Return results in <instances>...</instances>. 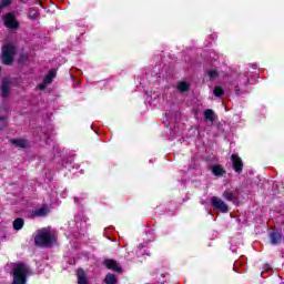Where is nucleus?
I'll use <instances>...</instances> for the list:
<instances>
[{"label":"nucleus","instance_id":"7ed1b4c3","mask_svg":"<svg viewBox=\"0 0 284 284\" xmlns=\"http://www.w3.org/2000/svg\"><path fill=\"white\" fill-rule=\"evenodd\" d=\"M16 55L17 47L12 43H6L2 45V63H4V65H12V63H14Z\"/></svg>","mask_w":284,"mask_h":284},{"label":"nucleus","instance_id":"4468645a","mask_svg":"<svg viewBox=\"0 0 284 284\" xmlns=\"http://www.w3.org/2000/svg\"><path fill=\"white\" fill-rule=\"evenodd\" d=\"M23 225H26V222L21 217H18L13 221V230H16V232L23 230Z\"/></svg>","mask_w":284,"mask_h":284},{"label":"nucleus","instance_id":"f8f14e48","mask_svg":"<svg viewBox=\"0 0 284 284\" xmlns=\"http://www.w3.org/2000/svg\"><path fill=\"white\" fill-rule=\"evenodd\" d=\"M78 276V284H88V276L85 275V272L81 268L77 271Z\"/></svg>","mask_w":284,"mask_h":284},{"label":"nucleus","instance_id":"f257e3e1","mask_svg":"<svg viewBox=\"0 0 284 284\" xmlns=\"http://www.w3.org/2000/svg\"><path fill=\"white\" fill-rule=\"evenodd\" d=\"M57 241L54 230L44 227L38 230L34 236V243L38 247H50Z\"/></svg>","mask_w":284,"mask_h":284},{"label":"nucleus","instance_id":"aec40b11","mask_svg":"<svg viewBox=\"0 0 284 284\" xmlns=\"http://www.w3.org/2000/svg\"><path fill=\"white\" fill-rule=\"evenodd\" d=\"M223 197L226 199V201H234V193H232V191H224Z\"/></svg>","mask_w":284,"mask_h":284},{"label":"nucleus","instance_id":"2eb2a0df","mask_svg":"<svg viewBox=\"0 0 284 284\" xmlns=\"http://www.w3.org/2000/svg\"><path fill=\"white\" fill-rule=\"evenodd\" d=\"M204 119L205 121H210V123H214V111L207 109L204 111Z\"/></svg>","mask_w":284,"mask_h":284},{"label":"nucleus","instance_id":"f3484780","mask_svg":"<svg viewBox=\"0 0 284 284\" xmlns=\"http://www.w3.org/2000/svg\"><path fill=\"white\" fill-rule=\"evenodd\" d=\"M104 283L116 284V276H114L113 274H108L104 278Z\"/></svg>","mask_w":284,"mask_h":284},{"label":"nucleus","instance_id":"f03ea898","mask_svg":"<svg viewBox=\"0 0 284 284\" xmlns=\"http://www.w3.org/2000/svg\"><path fill=\"white\" fill-rule=\"evenodd\" d=\"M13 284H26V280L30 274V267L23 263L14 264L13 268Z\"/></svg>","mask_w":284,"mask_h":284},{"label":"nucleus","instance_id":"412c9836","mask_svg":"<svg viewBox=\"0 0 284 284\" xmlns=\"http://www.w3.org/2000/svg\"><path fill=\"white\" fill-rule=\"evenodd\" d=\"M12 3V0H1L0 1V12H2L3 8H8Z\"/></svg>","mask_w":284,"mask_h":284},{"label":"nucleus","instance_id":"5701e85b","mask_svg":"<svg viewBox=\"0 0 284 284\" xmlns=\"http://www.w3.org/2000/svg\"><path fill=\"white\" fill-rule=\"evenodd\" d=\"M29 18L34 21V19H39V12L37 11H30Z\"/></svg>","mask_w":284,"mask_h":284},{"label":"nucleus","instance_id":"1a4fd4ad","mask_svg":"<svg viewBox=\"0 0 284 284\" xmlns=\"http://www.w3.org/2000/svg\"><path fill=\"white\" fill-rule=\"evenodd\" d=\"M270 239H271L272 245H278V243H281V241H283V235L278 231H273L270 234Z\"/></svg>","mask_w":284,"mask_h":284},{"label":"nucleus","instance_id":"39448f33","mask_svg":"<svg viewBox=\"0 0 284 284\" xmlns=\"http://www.w3.org/2000/svg\"><path fill=\"white\" fill-rule=\"evenodd\" d=\"M6 28H10L14 30L16 28H19V22H17V19L14 18V14L7 13L2 17Z\"/></svg>","mask_w":284,"mask_h":284},{"label":"nucleus","instance_id":"6e6552de","mask_svg":"<svg viewBox=\"0 0 284 284\" xmlns=\"http://www.w3.org/2000/svg\"><path fill=\"white\" fill-rule=\"evenodd\" d=\"M54 77H57V70L52 69L49 71V73L47 74L44 81L42 84L39 85L40 90H44L45 85H50V83H52Z\"/></svg>","mask_w":284,"mask_h":284},{"label":"nucleus","instance_id":"0eeeda50","mask_svg":"<svg viewBox=\"0 0 284 284\" xmlns=\"http://www.w3.org/2000/svg\"><path fill=\"white\" fill-rule=\"evenodd\" d=\"M51 211L50 205H42L38 209H34L31 213V216L34 219L37 216H48Z\"/></svg>","mask_w":284,"mask_h":284},{"label":"nucleus","instance_id":"6ab92c4d","mask_svg":"<svg viewBox=\"0 0 284 284\" xmlns=\"http://www.w3.org/2000/svg\"><path fill=\"white\" fill-rule=\"evenodd\" d=\"M213 94L215 97H223V94H225V91L221 87H215L213 90Z\"/></svg>","mask_w":284,"mask_h":284},{"label":"nucleus","instance_id":"9b49d317","mask_svg":"<svg viewBox=\"0 0 284 284\" xmlns=\"http://www.w3.org/2000/svg\"><path fill=\"white\" fill-rule=\"evenodd\" d=\"M211 172L214 174V176H223L225 174V169L219 164H214L211 168Z\"/></svg>","mask_w":284,"mask_h":284},{"label":"nucleus","instance_id":"a211bd4d","mask_svg":"<svg viewBox=\"0 0 284 284\" xmlns=\"http://www.w3.org/2000/svg\"><path fill=\"white\" fill-rule=\"evenodd\" d=\"M1 97H8L10 94V87L8 84H4L0 89Z\"/></svg>","mask_w":284,"mask_h":284},{"label":"nucleus","instance_id":"20e7f679","mask_svg":"<svg viewBox=\"0 0 284 284\" xmlns=\"http://www.w3.org/2000/svg\"><path fill=\"white\" fill-rule=\"evenodd\" d=\"M211 205L214 210H219V212H222L223 214H227V212H230V206H227L221 197L213 196L211 199Z\"/></svg>","mask_w":284,"mask_h":284},{"label":"nucleus","instance_id":"ddd939ff","mask_svg":"<svg viewBox=\"0 0 284 284\" xmlns=\"http://www.w3.org/2000/svg\"><path fill=\"white\" fill-rule=\"evenodd\" d=\"M11 143L16 148H28V145H29L28 140H23V139H13V140H11Z\"/></svg>","mask_w":284,"mask_h":284},{"label":"nucleus","instance_id":"b1692460","mask_svg":"<svg viewBox=\"0 0 284 284\" xmlns=\"http://www.w3.org/2000/svg\"><path fill=\"white\" fill-rule=\"evenodd\" d=\"M0 121L2 123V126H0V130H3V126L6 125V118H0Z\"/></svg>","mask_w":284,"mask_h":284},{"label":"nucleus","instance_id":"dca6fc26","mask_svg":"<svg viewBox=\"0 0 284 284\" xmlns=\"http://www.w3.org/2000/svg\"><path fill=\"white\" fill-rule=\"evenodd\" d=\"M178 90L180 92H189L190 91V84L187 82H180V83H178Z\"/></svg>","mask_w":284,"mask_h":284},{"label":"nucleus","instance_id":"423d86ee","mask_svg":"<svg viewBox=\"0 0 284 284\" xmlns=\"http://www.w3.org/2000/svg\"><path fill=\"white\" fill-rule=\"evenodd\" d=\"M231 160L234 171L237 172V174H241L243 172V160L236 154H233Z\"/></svg>","mask_w":284,"mask_h":284},{"label":"nucleus","instance_id":"4be33fe9","mask_svg":"<svg viewBox=\"0 0 284 284\" xmlns=\"http://www.w3.org/2000/svg\"><path fill=\"white\" fill-rule=\"evenodd\" d=\"M207 75L210 77V79H216L219 77V72L216 70H210L207 72Z\"/></svg>","mask_w":284,"mask_h":284},{"label":"nucleus","instance_id":"9d476101","mask_svg":"<svg viewBox=\"0 0 284 284\" xmlns=\"http://www.w3.org/2000/svg\"><path fill=\"white\" fill-rule=\"evenodd\" d=\"M104 265L108 267V270H113V272H121V265H119L114 260L104 261Z\"/></svg>","mask_w":284,"mask_h":284}]
</instances>
